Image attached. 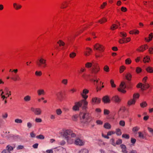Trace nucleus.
I'll return each instance as SVG.
<instances>
[{
  "label": "nucleus",
  "instance_id": "4d7b16f0",
  "mask_svg": "<svg viewBox=\"0 0 153 153\" xmlns=\"http://www.w3.org/2000/svg\"><path fill=\"white\" fill-rule=\"evenodd\" d=\"M35 74L38 76H40L42 74V73L41 71H36L35 72Z\"/></svg>",
  "mask_w": 153,
  "mask_h": 153
},
{
  "label": "nucleus",
  "instance_id": "9d476101",
  "mask_svg": "<svg viewBox=\"0 0 153 153\" xmlns=\"http://www.w3.org/2000/svg\"><path fill=\"white\" fill-rule=\"evenodd\" d=\"M94 49L101 51H103V47L99 44H96L94 46Z\"/></svg>",
  "mask_w": 153,
  "mask_h": 153
},
{
  "label": "nucleus",
  "instance_id": "4c0bfd02",
  "mask_svg": "<svg viewBox=\"0 0 153 153\" xmlns=\"http://www.w3.org/2000/svg\"><path fill=\"white\" fill-rule=\"evenodd\" d=\"M78 116V115L77 114L74 115L72 117V120L74 121H76L77 120Z\"/></svg>",
  "mask_w": 153,
  "mask_h": 153
},
{
  "label": "nucleus",
  "instance_id": "393cba45",
  "mask_svg": "<svg viewBox=\"0 0 153 153\" xmlns=\"http://www.w3.org/2000/svg\"><path fill=\"white\" fill-rule=\"evenodd\" d=\"M136 100L135 99H131L129 100L128 102V104L129 105L134 104L135 103Z\"/></svg>",
  "mask_w": 153,
  "mask_h": 153
},
{
  "label": "nucleus",
  "instance_id": "f257e3e1",
  "mask_svg": "<svg viewBox=\"0 0 153 153\" xmlns=\"http://www.w3.org/2000/svg\"><path fill=\"white\" fill-rule=\"evenodd\" d=\"M63 135L67 142L71 144L74 143V140L72 138L75 137L76 136L75 134L70 130L68 129L64 130Z\"/></svg>",
  "mask_w": 153,
  "mask_h": 153
},
{
  "label": "nucleus",
  "instance_id": "79ce46f5",
  "mask_svg": "<svg viewBox=\"0 0 153 153\" xmlns=\"http://www.w3.org/2000/svg\"><path fill=\"white\" fill-rule=\"evenodd\" d=\"M36 138L38 139L42 140L45 137L43 135L40 134L39 135L37 136H36Z\"/></svg>",
  "mask_w": 153,
  "mask_h": 153
},
{
  "label": "nucleus",
  "instance_id": "09e8293b",
  "mask_svg": "<svg viewBox=\"0 0 153 153\" xmlns=\"http://www.w3.org/2000/svg\"><path fill=\"white\" fill-rule=\"evenodd\" d=\"M125 67L124 66H121L120 68V73H122L123 72L125 69Z\"/></svg>",
  "mask_w": 153,
  "mask_h": 153
},
{
  "label": "nucleus",
  "instance_id": "603ef678",
  "mask_svg": "<svg viewBox=\"0 0 153 153\" xmlns=\"http://www.w3.org/2000/svg\"><path fill=\"white\" fill-rule=\"evenodd\" d=\"M142 70L141 68L139 67H137L136 68V72L137 73H139Z\"/></svg>",
  "mask_w": 153,
  "mask_h": 153
},
{
  "label": "nucleus",
  "instance_id": "0e129e2a",
  "mask_svg": "<svg viewBox=\"0 0 153 153\" xmlns=\"http://www.w3.org/2000/svg\"><path fill=\"white\" fill-rule=\"evenodd\" d=\"M81 95L82 97L85 100L88 97V96L86 95V94L81 93Z\"/></svg>",
  "mask_w": 153,
  "mask_h": 153
},
{
  "label": "nucleus",
  "instance_id": "4468645a",
  "mask_svg": "<svg viewBox=\"0 0 153 153\" xmlns=\"http://www.w3.org/2000/svg\"><path fill=\"white\" fill-rule=\"evenodd\" d=\"M9 132L6 131L3 132V133L2 134V136L6 138L7 139H9L10 137L13 136L12 135L9 134Z\"/></svg>",
  "mask_w": 153,
  "mask_h": 153
},
{
  "label": "nucleus",
  "instance_id": "c9c22d12",
  "mask_svg": "<svg viewBox=\"0 0 153 153\" xmlns=\"http://www.w3.org/2000/svg\"><path fill=\"white\" fill-rule=\"evenodd\" d=\"M57 43L59 44L60 46H64L65 45V43L61 40H59L58 42H57Z\"/></svg>",
  "mask_w": 153,
  "mask_h": 153
},
{
  "label": "nucleus",
  "instance_id": "5fc2aeb1",
  "mask_svg": "<svg viewBox=\"0 0 153 153\" xmlns=\"http://www.w3.org/2000/svg\"><path fill=\"white\" fill-rule=\"evenodd\" d=\"M24 148V146L23 145H19L16 147L17 150H20L23 149Z\"/></svg>",
  "mask_w": 153,
  "mask_h": 153
},
{
  "label": "nucleus",
  "instance_id": "de8ad7c7",
  "mask_svg": "<svg viewBox=\"0 0 153 153\" xmlns=\"http://www.w3.org/2000/svg\"><path fill=\"white\" fill-rule=\"evenodd\" d=\"M110 83L111 85V87H112L114 88L116 87V85L114 84V80L112 79H111L110 81Z\"/></svg>",
  "mask_w": 153,
  "mask_h": 153
},
{
  "label": "nucleus",
  "instance_id": "1a4fd4ad",
  "mask_svg": "<svg viewBox=\"0 0 153 153\" xmlns=\"http://www.w3.org/2000/svg\"><path fill=\"white\" fill-rule=\"evenodd\" d=\"M80 103H81V106L82 105V108L83 110H85L87 108V106L88 105V102L85 100H83L79 102Z\"/></svg>",
  "mask_w": 153,
  "mask_h": 153
},
{
  "label": "nucleus",
  "instance_id": "c03bdc74",
  "mask_svg": "<svg viewBox=\"0 0 153 153\" xmlns=\"http://www.w3.org/2000/svg\"><path fill=\"white\" fill-rule=\"evenodd\" d=\"M110 142L113 146H116V144L115 142L114 139L113 138H112L110 140Z\"/></svg>",
  "mask_w": 153,
  "mask_h": 153
},
{
  "label": "nucleus",
  "instance_id": "6e6552de",
  "mask_svg": "<svg viewBox=\"0 0 153 153\" xmlns=\"http://www.w3.org/2000/svg\"><path fill=\"white\" fill-rule=\"evenodd\" d=\"M125 83L124 82H122L120 85V88H117L118 90L123 93H125L126 91L124 89L126 88V86L125 85Z\"/></svg>",
  "mask_w": 153,
  "mask_h": 153
},
{
  "label": "nucleus",
  "instance_id": "f03ea898",
  "mask_svg": "<svg viewBox=\"0 0 153 153\" xmlns=\"http://www.w3.org/2000/svg\"><path fill=\"white\" fill-rule=\"evenodd\" d=\"M85 67L89 68L92 67L91 72L94 74H96L100 71V68L98 64L95 62H92V63L87 62L85 64Z\"/></svg>",
  "mask_w": 153,
  "mask_h": 153
},
{
  "label": "nucleus",
  "instance_id": "13d9d810",
  "mask_svg": "<svg viewBox=\"0 0 153 153\" xmlns=\"http://www.w3.org/2000/svg\"><path fill=\"white\" fill-rule=\"evenodd\" d=\"M104 70L106 72H108L109 71V68L108 66L105 65L104 67Z\"/></svg>",
  "mask_w": 153,
  "mask_h": 153
},
{
  "label": "nucleus",
  "instance_id": "b1692460",
  "mask_svg": "<svg viewBox=\"0 0 153 153\" xmlns=\"http://www.w3.org/2000/svg\"><path fill=\"white\" fill-rule=\"evenodd\" d=\"M153 37V35L152 33H151L149 35V39H148L146 38H145V40L147 42H149L152 39Z\"/></svg>",
  "mask_w": 153,
  "mask_h": 153
},
{
  "label": "nucleus",
  "instance_id": "e2e57ef3",
  "mask_svg": "<svg viewBox=\"0 0 153 153\" xmlns=\"http://www.w3.org/2000/svg\"><path fill=\"white\" fill-rule=\"evenodd\" d=\"M89 91L86 89H84L83 90L82 94H86L88 93Z\"/></svg>",
  "mask_w": 153,
  "mask_h": 153
},
{
  "label": "nucleus",
  "instance_id": "412c9836",
  "mask_svg": "<svg viewBox=\"0 0 153 153\" xmlns=\"http://www.w3.org/2000/svg\"><path fill=\"white\" fill-rule=\"evenodd\" d=\"M146 50L145 47H144V45L140 46L139 48L137 49V50L139 52H143L144 50Z\"/></svg>",
  "mask_w": 153,
  "mask_h": 153
},
{
  "label": "nucleus",
  "instance_id": "a18cd8bd",
  "mask_svg": "<svg viewBox=\"0 0 153 153\" xmlns=\"http://www.w3.org/2000/svg\"><path fill=\"white\" fill-rule=\"evenodd\" d=\"M62 83L65 85H66L68 83V80L66 79H63L62 81Z\"/></svg>",
  "mask_w": 153,
  "mask_h": 153
},
{
  "label": "nucleus",
  "instance_id": "7ed1b4c3",
  "mask_svg": "<svg viewBox=\"0 0 153 153\" xmlns=\"http://www.w3.org/2000/svg\"><path fill=\"white\" fill-rule=\"evenodd\" d=\"M79 117L81 122L83 123L88 122L91 120V117L90 114L86 112L84 113L80 112Z\"/></svg>",
  "mask_w": 153,
  "mask_h": 153
},
{
  "label": "nucleus",
  "instance_id": "c85d7f7f",
  "mask_svg": "<svg viewBox=\"0 0 153 153\" xmlns=\"http://www.w3.org/2000/svg\"><path fill=\"white\" fill-rule=\"evenodd\" d=\"M107 21V19L104 17L102 18L100 20H99L98 22L100 23V24H102L103 23H105Z\"/></svg>",
  "mask_w": 153,
  "mask_h": 153
},
{
  "label": "nucleus",
  "instance_id": "e433bc0d",
  "mask_svg": "<svg viewBox=\"0 0 153 153\" xmlns=\"http://www.w3.org/2000/svg\"><path fill=\"white\" fill-rule=\"evenodd\" d=\"M147 104L146 102H143L140 104V106L142 108H144L147 106Z\"/></svg>",
  "mask_w": 153,
  "mask_h": 153
},
{
  "label": "nucleus",
  "instance_id": "f704fd0d",
  "mask_svg": "<svg viewBox=\"0 0 153 153\" xmlns=\"http://www.w3.org/2000/svg\"><path fill=\"white\" fill-rule=\"evenodd\" d=\"M140 129V128L138 126L134 127L132 129V131L135 133L137 132Z\"/></svg>",
  "mask_w": 153,
  "mask_h": 153
},
{
  "label": "nucleus",
  "instance_id": "20e7f679",
  "mask_svg": "<svg viewBox=\"0 0 153 153\" xmlns=\"http://www.w3.org/2000/svg\"><path fill=\"white\" fill-rule=\"evenodd\" d=\"M74 143L76 145L81 146L85 144V142L83 140L79 137H77L74 140Z\"/></svg>",
  "mask_w": 153,
  "mask_h": 153
},
{
  "label": "nucleus",
  "instance_id": "cd10ccee",
  "mask_svg": "<svg viewBox=\"0 0 153 153\" xmlns=\"http://www.w3.org/2000/svg\"><path fill=\"white\" fill-rule=\"evenodd\" d=\"M24 100L25 102H28L31 100V97L29 95H27L24 97Z\"/></svg>",
  "mask_w": 153,
  "mask_h": 153
},
{
  "label": "nucleus",
  "instance_id": "052dcab7",
  "mask_svg": "<svg viewBox=\"0 0 153 153\" xmlns=\"http://www.w3.org/2000/svg\"><path fill=\"white\" fill-rule=\"evenodd\" d=\"M120 34L122 35V37H125L127 36L126 33L124 32H120Z\"/></svg>",
  "mask_w": 153,
  "mask_h": 153
},
{
  "label": "nucleus",
  "instance_id": "aec40b11",
  "mask_svg": "<svg viewBox=\"0 0 153 153\" xmlns=\"http://www.w3.org/2000/svg\"><path fill=\"white\" fill-rule=\"evenodd\" d=\"M68 3L67 1H64L62 3L61 5V8L62 9H64L68 7Z\"/></svg>",
  "mask_w": 153,
  "mask_h": 153
},
{
  "label": "nucleus",
  "instance_id": "4be33fe9",
  "mask_svg": "<svg viewBox=\"0 0 153 153\" xmlns=\"http://www.w3.org/2000/svg\"><path fill=\"white\" fill-rule=\"evenodd\" d=\"M37 93L39 96L44 95L45 94V92L43 89H39L37 90Z\"/></svg>",
  "mask_w": 153,
  "mask_h": 153
},
{
  "label": "nucleus",
  "instance_id": "5701e85b",
  "mask_svg": "<svg viewBox=\"0 0 153 153\" xmlns=\"http://www.w3.org/2000/svg\"><path fill=\"white\" fill-rule=\"evenodd\" d=\"M56 96L58 99L60 100L62 97V93L60 92H58L56 94Z\"/></svg>",
  "mask_w": 153,
  "mask_h": 153
},
{
  "label": "nucleus",
  "instance_id": "49530a36",
  "mask_svg": "<svg viewBox=\"0 0 153 153\" xmlns=\"http://www.w3.org/2000/svg\"><path fill=\"white\" fill-rule=\"evenodd\" d=\"M56 113L58 115H60L62 113V111L60 109H58L56 110Z\"/></svg>",
  "mask_w": 153,
  "mask_h": 153
},
{
  "label": "nucleus",
  "instance_id": "72a5a7b5",
  "mask_svg": "<svg viewBox=\"0 0 153 153\" xmlns=\"http://www.w3.org/2000/svg\"><path fill=\"white\" fill-rule=\"evenodd\" d=\"M149 60V58L148 56H146V57L144 58L143 61L144 63L146 62H148Z\"/></svg>",
  "mask_w": 153,
  "mask_h": 153
},
{
  "label": "nucleus",
  "instance_id": "6e6d98bb",
  "mask_svg": "<svg viewBox=\"0 0 153 153\" xmlns=\"http://www.w3.org/2000/svg\"><path fill=\"white\" fill-rule=\"evenodd\" d=\"M122 143V140L121 139H118L116 141V145H119L121 144Z\"/></svg>",
  "mask_w": 153,
  "mask_h": 153
},
{
  "label": "nucleus",
  "instance_id": "680f3d73",
  "mask_svg": "<svg viewBox=\"0 0 153 153\" xmlns=\"http://www.w3.org/2000/svg\"><path fill=\"white\" fill-rule=\"evenodd\" d=\"M139 97V95L138 94H134L133 95L134 99L138 98Z\"/></svg>",
  "mask_w": 153,
  "mask_h": 153
},
{
  "label": "nucleus",
  "instance_id": "ddd939ff",
  "mask_svg": "<svg viewBox=\"0 0 153 153\" xmlns=\"http://www.w3.org/2000/svg\"><path fill=\"white\" fill-rule=\"evenodd\" d=\"M81 106V104L79 102H76L75 103V105L73 107V109L74 111H78L79 108Z\"/></svg>",
  "mask_w": 153,
  "mask_h": 153
},
{
  "label": "nucleus",
  "instance_id": "dca6fc26",
  "mask_svg": "<svg viewBox=\"0 0 153 153\" xmlns=\"http://www.w3.org/2000/svg\"><path fill=\"white\" fill-rule=\"evenodd\" d=\"M11 79L14 81H19L21 79L20 77L18 75H13V76L11 78Z\"/></svg>",
  "mask_w": 153,
  "mask_h": 153
},
{
  "label": "nucleus",
  "instance_id": "c756f323",
  "mask_svg": "<svg viewBox=\"0 0 153 153\" xmlns=\"http://www.w3.org/2000/svg\"><path fill=\"white\" fill-rule=\"evenodd\" d=\"M13 6L14 7L16 10L20 9L22 7V6L21 5H17L15 3L13 4Z\"/></svg>",
  "mask_w": 153,
  "mask_h": 153
},
{
  "label": "nucleus",
  "instance_id": "58836bf2",
  "mask_svg": "<svg viewBox=\"0 0 153 153\" xmlns=\"http://www.w3.org/2000/svg\"><path fill=\"white\" fill-rule=\"evenodd\" d=\"M118 26L116 24H114L112 25V26L111 27V29L112 30H114L115 29L117 28Z\"/></svg>",
  "mask_w": 153,
  "mask_h": 153
},
{
  "label": "nucleus",
  "instance_id": "ea45409f",
  "mask_svg": "<svg viewBox=\"0 0 153 153\" xmlns=\"http://www.w3.org/2000/svg\"><path fill=\"white\" fill-rule=\"evenodd\" d=\"M15 122L17 123H22V120L20 119H17L15 120Z\"/></svg>",
  "mask_w": 153,
  "mask_h": 153
},
{
  "label": "nucleus",
  "instance_id": "473e14b6",
  "mask_svg": "<svg viewBox=\"0 0 153 153\" xmlns=\"http://www.w3.org/2000/svg\"><path fill=\"white\" fill-rule=\"evenodd\" d=\"M59 150H60L59 153H66V149L61 147H60V149Z\"/></svg>",
  "mask_w": 153,
  "mask_h": 153
},
{
  "label": "nucleus",
  "instance_id": "f8f14e48",
  "mask_svg": "<svg viewBox=\"0 0 153 153\" xmlns=\"http://www.w3.org/2000/svg\"><path fill=\"white\" fill-rule=\"evenodd\" d=\"M112 100L117 103H119L121 101V99L117 95L113 96Z\"/></svg>",
  "mask_w": 153,
  "mask_h": 153
},
{
  "label": "nucleus",
  "instance_id": "a878e982",
  "mask_svg": "<svg viewBox=\"0 0 153 153\" xmlns=\"http://www.w3.org/2000/svg\"><path fill=\"white\" fill-rule=\"evenodd\" d=\"M125 77L128 80L130 81L132 77V75L128 73L126 74Z\"/></svg>",
  "mask_w": 153,
  "mask_h": 153
},
{
  "label": "nucleus",
  "instance_id": "a19ab883",
  "mask_svg": "<svg viewBox=\"0 0 153 153\" xmlns=\"http://www.w3.org/2000/svg\"><path fill=\"white\" fill-rule=\"evenodd\" d=\"M76 56V53L74 52H72L70 54V57L71 58H73Z\"/></svg>",
  "mask_w": 153,
  "mask_h": 153
},
{
  "label": "nucleus",
  "instance_id": "0eeeda50",
  "mask_svg": "<svg viewBox=\"0 0 153 153\" xmlns=\"http://www.w3.org/2000/svg\"><path fill=\"white\" fill-rule=\"evenodd\" d=\"M30 109L32 111L34 112L35 115H39L41 114L42 111L39 108H35L33 107H31Z\"/></svg>",
  "mask_w": 153,
  "mask_h": 153
},
{
  "label": "nucleus",
  "instance_id": "338daca9",
  "mask_svg": "<svg viewBox=\"0 0 153 153\" xmlns=\"http://www.w3.org/2000/svg\"><path fill=\"white\" fill-rule=\"evenodd\" d=\"M149 53L151 54L153 53V48H149Z\"/></svg>",
  "mask_w": 153,
  "mask_h": 153
},
{
  "label": "nucleus",
  "instance_id": "bb28decb",
  "mask_svg": "<svg viewBox=\"0 0 153 153\" xmlns=\"http://www.w3.org/2000/svg\"><path fill=\"white\" fill-rule=\"evenodd\" d=\"M146 71L150 73H153V68L151 67H148L146 69Z\"/></svg>",
  "mask_w": 153,
  "mask_h": 153
},
{
  "label": "nucleus",
  "instance_id": "7c9ffc66",
  "mask_svg": "<svg viewBox=\"0 0 153 153\" xmlns=\"http://www.w3.org/2000/svg\"><path fill=\"white\" fill-rule=\"evenodd\" d=\"M88 150L86 149H82L79 152V153H88Z\"/></svg>",
  "mask_w": 153,
  "mask_h": 153
},
{
  "label": "nucleus",
  "instance_id": "2eb2a0df",
  "mask_svg": "<svg viewBox=\"0 0 153 153\" xmlns=\"http://www.w3.org/2000/svg\"><path fill=\"white\" fill-rule=\"evenodd\" d=\"M102 101L105 103H109L110 102V100L109 97L106 95L103 97L102 98Z\"/></svg>",
  "mask_w": 153,
  "mask_h": 153
},
{
  "label": "nucleus",
  "instance_id": "2f4dec72",
  "mask_svg": "<svg viewBox=\"0 0 153 153\" xmlns=\"http://www.w3.org/2000/svg\"><path fill=\"white\" fill-rule=\"evenodd\" d=\"M138 137H139L142 138L144 139L145 138V136L141 132H138Z\"/></svg>",
  "mask_w": 153,
  "mask_h": 153
},
{
  "label": "nucleus",
  "instance_id": "39448f33",
  "mask_svg": "<svg viewBox=\"0 0 153 153\" xmlns=\"http://www.w3.org/2000/svg\"><path fill=\"white\" fill-rule=\"evenodd\" d=\"M46 60L42 58H41L36 61V63L39 67H40L42 65L43 67H45L46 65Z\"/></svg>",
  "mask_w": 153,
  "mask_h": 153
},
{
  "label": "nucleus",
  "instance_id": "6ab92c4d",
  "mask_svg": "<svg viewBox=\"0 0 153 153\" xmlns=\"http://www.w3.org/2000/svg\"><path fill=\"white\" fill-rule=\"evenodd\" d=\"M120 147L122 149V151L123 153H127L128 152L126 150V147L125 145L121 144L120 145Z\"/></svg>",
  "mask_w": 153,
  "mask_h": 153
},
{
  "label": "nucleus",
  "instance_id": "69168bd1",
  "mask_svg": "<svg viewBox=\"0 0 153 153\" xmlns=\"http://www.w3.org/2000/svg\"><path fill=\"white\" fill-rule=\"evenodd\" d=\"M35 121L37 123H41L42 122V120L40 118H36L35 119Z\"/></svg>",
  "mask_w": 153,
  "mask_h": 153
},
{
  "label": "nucleus",
  "instance_id": "774afa93",
  "mask_svg": "<svg viewBox=\"0 0 153 153\" xmlns=\"http://www.w3.org/2000/svg\"><path fill=\"white\" fill-rule=\"evenodd\" d=\"M1 153H10L6 149L3 150L1 152Z\"/></svg>",
  "mask_w": 153,
  "mask_h": 153
},
{
  "label": "nucleus",
  "instance_id": "864d4df0",
  "mask_svg": "<svg viewBox=\"0 0 153 153\" xmlns=\"http://www.w3.org/2000/svg\"><path fill=\"white\" fill-rule=\"evenodd\" d=\"M104 127L107 129H109L111 128V125H104Z\"/></svg>",
  "mask_w": 153,
  "mask_h": 153
},
{
  "label": "nucleus",
  "instance_id": "a211bd4d",
  "mask_svg": "<svg viewBox=\"0 0 153 153\" xmlns=\"http://www.w3.org/2000/svg\"><path fill=\"white\" fill-rule=\"evenodd\" d=\"M92 51V50L90 48H87L86 50L84 52V55L86 56H89L91 52Z\"/></svg>",
  "mask_w": 153,
  "mask_h": 153
},
{
  "label": "nucleus",
  "instance_id": "bf43d9fd",
  "mask_svg": "<svg viewBox=\"0 0 153 153\" xmlns=\"http://www.w3.org/2000/svg\"><path fill=\"white\" fill-rule=\"evenodd\" d=\"M109 111L108 110L104 109V114L105 115H108L109 114Z\"/></svg>",
  "mask_w": 153,
  "mask_h": 153
},
{
  "label": "nucleus",
  "instance_id": "f3484780",
  "mask_svg": "<svg viewBox=\"0 0 153 153\" xmlns=\"http://www.w3.org/2000/svg\"><path fill=\"white\" fill-rule=\"evenodd\" d=\"M101 101V99L97 97L93 98L92 99V102L95 104H99Z\"/></svg>",
  "mask_w": 153,
  "mask_h": 153
},
{
  "label": "nucleus",
  "instance_id": "3c124183",
  "mask_svg": "<svg viewBox=\"0 0 153 153\" xmlns=\"http://www.w3.org/2000/svg\"><path fill=\"white\" fill-rule=\"evenodd\" d=\"M122 137L123 138H124L126 139H129V136L128 134H123L122 136Z\"/></svg>",
  "mask_w": 153,
  "mask_h": 153
},
{
  "label": "nucleus",
  "instance_id": "423d86ee",
  "mask_svg": "<svg viewBox=\"0 0 153 153\" xmlns=\"http://www.w3.org/2000/svg\"><path fill=\"white\" fill-rule=\"evenodd\" d=\"M149 85L148 84L145 83L143 84L141 83H139L137 85V88H140L142 90H144L145 89L148 88L149 87Z\"/></svg>",
  "mask_w": 153,
  "mask_h": 153
},
{
  "label": "nucleus",
  "instance_id": "37998d69",
  "mask_svg": "<svg viewBox=\"0 0 153 153\" xmlns=\"http://www.w3.org/2000/svg\"><path fill=\"white\" fill-rule=\"evenodd\" d=\"M131 61L129 58H128L125 60V62L126 64H129L131 63Z\"/></svg>",
  "mask_w": 153,
  "mask_h": 153
},
{
  "label": "nucleus",
  "instance_id": "8fccbe9b",
  "mask_svg": "<svg viewBox=\"0 0 153 153\" xmlns=\"http://www.w3.org/2000/svg\"><path fill=\"white\" fill-rule=\"evenodd\" d=\"M116 134L118 135H120L121 134L120 130L119 128L116 129Z\"/></svg>",
  "mask_w": 153,
  "mask_h": 153
},
{
  "label": "nucleus",
  "instance_id": "9b49d317",
  "mask_svg": "<svg viewBox=\"0 0 153 153\" xmlns=\"http://www.w3.org/2000/svg\"><path fill=\"white\" fill-rule=\"evenodd\" d=\"M15 147V146L13 145L8 144L6 146L5 149L11 153V151L13 150Z\"/></svg>",
  "mask_w": 153,
  "mask_h": 153
}]
</instances>
